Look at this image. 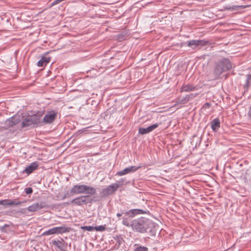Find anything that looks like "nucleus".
Returning a JSON list of instances; mask_svg holds the SVG:
<instances>
[{"label": "nucleus", "instance_id": "obj_1", "mask_svg": "<svg viewBox=\"0 0 251 251\" xmlns=\"http://www.w3.org/2000/svg\"><path fill=\"white\" fill-rule=\"evenodd\" d=\"M154 223L150 219L141 217L132 220V229L133 230L141 233H151L153 235Z\"/></svg>", "mask_w": 251, "mask_h": 251}, {"label": "nucleus", "instance_id": "obj_2", "mask_svg": "<svg viewBox=\"0 0 251 251\" xmlns=\"http://www.w3.org/2000/svg\"><path fill=\"white\" fill-rule=\"evenodd\" d=\"M232 68L231 63L227 58H223L217 62L212 73V79H218L224 72L229 70Z\"/></svg>", "mask_w": 251, "mask_h": 251}, {"label": "nucleus", "instance_id": "obj_3", "mask_svg": "<svg viewBox=\"0 0 251 251\" xmlns=\"http://www.w3.org/2000/svg\"><path fill=\"white\" fill-rule=\"evenodd\" d=\"M92 201V200L89 199V196L84 195L74 199L71 202L74 205L80 206L83 204H87L88 203L91 202Z\"/></svg>", "mask_w": 251, "mask_h": 251}, {"label": "nucleus", "instance_id": "obj_4", "mask_svg": "<svg viewBox=\"0 0 251 251\" xmlns=\"http://www.w3.org/2000/svg\"><path fill=\"white\" fill-rule=\"evenodd\" d=\"M120 186V184L117 183H113L106 188L103 189L101 194L103 197H106L111 195L117 190Z\"/></svg>", "mask_w": 251, "mask_h": 251}, {"label": "nucleus", "instance_id": "obj_5", "mask_svg": "<svg viewBox=\"0 0 251 251\" xmlns=\"http://www.w3.org/2000/svg\"><path fill=\"white\" fill-rule=\"evenodd\" d=\"M208 44V41L205 40H191L187 41L186 44L192 49H195L200 46H204Z\"/></svg>", "mask_w": 251, "mask_h": 251}, {"label": "nucleus", "instance_id": "obj_6", "mask_svg": "<svg viewBox=\"0 0 251 251\" xmlns=\"http://www.w3.org/2000/svg\"><path fill=\"white\" fill-rule=\"evenodd\" d=\"M57 112L55 110L47 111L42 123L44 124H51L54 120Z\"/></svg>", "mask_w": 251, "mask_h": 251}, {"label": "nucleus", "instance_id": "obj_7", "mask_svg": "<svg viewBox=\"0 0 251 251\" xmlns=\"http://www.w3.org/2000/svg\"><path fill=\"white\" fill-rule=\"evenodd\" d=\"M86 185L76 184L74 185L71 189V193L73 194L77 195L84 194L86 191Z\"/></svg>", "mask_w": 251, "mask_h": 251}, {"label": "nucleus", "instance_id": "obj_8", "mask_svg": "<svg viewBox=\"0 0 251 251\" xmlns=\"http://www.w3.org/2000/svg\"><path fill=\"white\" fill-rule=\"evenodd\" d=\"M140 168V166H131L125 168L124 170L119 171L116 175L119 176H122L127 174L136 172Z\"/></svg>", "mask_w": 251, "mask_h": 251}, {"label": "nucleus", "instance_id": "obj_9", "mask_svg": "<svg viewBox=\"0 0 251 251\" xmlns=\"http://www.w3.org/2000/svg\"><path fill=\"white\" fill-rule=\"evenodd\" d=\"M45 207H46V202L44 201H41L40 202L34 203L29 205L27 208V209L29 212H35L38 210L41 209Z\"/></svg>", "mask_w": 251, "mask_h": 251}, {"label": "nucleus", "instance_id": "obj_10", "mask_svg": "<svg viewBox=\"0 0 251 251\" xmlns=\"http://www.w3.org/2000/svg\"><path fill=\"white\" fill-rule=\"evenodd\" d=\"M148 213H149L148 210L146 211L141 209H133L125 212V214L126 216L132 218L138 215L144 214Z\"/></svg>", "mask_w": 251, "mask_h": 251}, {"label": "nucleus", "instance_id": "obj_11", "mask_svg": "<svg viewBox=\"0 0 251 251\" xmlns=\"http://www.w3.org/2000/svg\"><path fill=\"white\" fill-rule=\"evenodd\" d=\"M159 125V124H155L151 125L146 128L140 127L138 130V133L142 135L148 134L156 128Z\"/></svg>", "mask_w": 251, "mask_h": 251}, {"label": "nucleus", "instance_id": "obj_12", "mask_svg": "<svg viewBox=\"0 0 251 251\" xmlns=\"http://www.w3.org/2000/svg\"><path fill=\"white\" fill-rule=\"evenodd\" d=\"M38 167V162H33L23 171V173H26L27 175H29L31 174L34 171L36 170L37 169Z\"/></svg>", "mask_w": 251, "mask_h": 251}, {"label": "nucleus", "instance_id": "obj_13", "mask_svg": "<svg viewBox=\"0 0 251 251\" xmlns=\"http://www.w3.org/2000/svg\"><path fill=\"white\" fill-rule=\"evenodd\" d=\"M20 122V119L19 117L14 116L7 119L6 121V124L8 127H13Z\"/></svg>", "mask_w": 251, "mask_h": 251}, {"label": "nucleus", "instance_id": "obj_14", "mask_svg": "<svg viewBox=\"0 0 251 251\" xmlns=\"http://www.w3.org/2000/svg\"><path fill=\"white\" fill-rule=\"evenodd\" d=\"M197 90V88L196 86H194L191 84H184L180 88L181 92H187L194 91Z\"/></svg>", "mask_w": 251, "mask_h": 251}, {"label": "nucleus", "instance_id": "obj_15", "mask_svg": "<svg viewBox=\"0 0 251 251\" xmlns=\"http://www.w3.org/2000/svg\"><path fill=\"white\" fill-rule=\"evenodd\" d=\"M50 61V58L47 57L46 55L42 56L40 60H39L37 63L38 67H43L47 65Z\"/></svg>", "mask_w": 251, "mask_h": 251}, {"label": "nucleus", "instance_id": "obj_16", "mask_svg": "<svg viewBox=\"0 0 251 251\" xmlns=\"http://www.w3.org/2000/svg\"><path fill=\"white\" fill-rule=\"evenodd\" d=\"M210 125L212 130L216 132L220 127V121L218 118H215L211 122Z\"/></svg>", "mask_w": 251, "mask_h": 251}, {"label": "nucleus", "instance_id": "obj_17", "mask_svg": "<svg viewBox=\"0 0 251 251\" xmlns=\"http://www.w3.org/2000/svg\"><path fill=\"white\" fill-rule=\"evenodd\" d=\"M132 217L126 216L125 213V215L122 217V224L127 227H131L132 226V221L131 218Z\"/></svg>", "mask_w": 251, "mask_h": 251}, {"label": "nucleus", "instance_id": "obj_18", "mask_svg": "<svg viewBox=\"0 0 251 251\" xmlns=\"http://www.w3.org/2000/svg\"><path fill=\"white\" fill-rule=\"evenodd\" d=\"M31 120V123L33 126H38L41 123L40 117L38 115L29 116Z\"/></svg>", "mask_w": 251, "mask_h": 251}, {"label": "nucleus", "instance_id": "obj_19", "mask_svg": "<svg viewBox=\"0 0 251 251\" xmlns=\"http://www.w3.org/2000/svg\"><path fill=\"white\" fill-rule=\"evenodd\" d=\"M56 234H61L64 233L69 232L70 230V227H67L66 226H61L55 227Z\"/></svg>", "mask_w": 251, "mask_h": 251}, {"label": "nucleus", "instance_id": "obj_20", "mask_svg": "<svg viewBox=\"0 0 251 251\" xmlns=\"http://www.w3.org/2000/svg\"><path fill=\"white\" fill-rule=\"evenodd\" d=\"M32 126L33 125L31 123L29 116L25 118L22 122V127L23 128L28 127Z\"/></svg>", "mask_w": 251, "mask_h": 251}, {"label": "nucleus", "instance_id": "obj_21", "mask_svg": "<svg viewBox=\"0 0 251 251\" xmlns=\"http://www.w3.org/2000/svg\"><path fill=\"white\" fill-rule=\"evenodd\" d=\"M251 86V75L249 74L246 76V80L245 83L244 85V88L245 91H248L249 88Z\"/></svg>", "mask_w": 251, "mask_h": 251}, {"label": "nucleus", "instance_id": "obj_22", "mask_svg": "<svg viewBox=\"0 0 251 251\" xmlns=\"http://www.w3.org/2000/svg\"><path fill=\"white\" fill-rule=\"evenodd\" d=\"M86 191L85 194H87V195H93L96 194V189L93 187L89 186L86 185Z\"/></svg>", "mask_w": 251, "mask_h": 251}, {"label": "nucleus", "instance_id": "obj_23", "mask_svg": "<svg viewBox=\"0 0 251 251\" xmlns=\"http://www.w3.org/2000/svg\"><path fill=\"white\" fill-rule=\"evenodd\" d=\"M114 239L116 242L115 245L117 246V248H119L124 242V239L121 235L116 236Z\"/></svg>", "mask_w": 251, "mask_h": 251}, {"label": "nucleus", "instance_id": "obj_24", "mask_svg": "<svg viewBox=\"0 0 251 251\" xmlns=\"http://www.w3.org/2000/svg\"><path fill=\"white\" fill-rule=\"evenodd\" d=\"M247 5H233L232 6L227 7L228 10H237L238 9H243L247 7Z\"/></svg>", "mask_w": 251, "mask_h": 251}, {"label": "nucleus", "instance_id": "obj_25", "mask_svg": "<svg viewBox=\"0 0 251 251\" xmlns=\"http://www.w3.org/2000/svg\"><path fill=\"white\" fill-rule=\"evenodd\" d=\"M55 231H55V227H53L52 228H50V229L45 231L43 233V235H49L56 234Z\"/></svg>", "mask_w": 251, "mask_h": 251}, {"label": "nucleus", "instance_id": "obj_26", "mask_svg": "<svg viewBox=\"0 0 251 251\" xmlns=\"http://www.w3.org/2000/svg\"><path fill=\"white\" fill-rule=\"evenodd\" d=\"M21 203L22 202L20 201L8 200V205H18Z\"/></svg>", "mask_w": 251, "mask_h": 251}, {"label": "nucleus", "instance_id": "obj_27", "mask_svg": "<svg viewBox=\"0 0 251 251\" xmlns=\"http://www.w3.org/2000/svg\"><path fill=\"white\" fill-rule=\"evenodd\" d=\"M195 96V95H194L193 94H191L189 95H186L185 97H184L181 100V101H182L183 102H186L190 100V98H192L194 97Z\"/></svg>", "mask_w": 251, "mask_h": 251}, {"label": "nucleus", "instance_id": "obj_28", "mask_svg": "<svg viewBox=\"0 0 251 251\" xmlns=\"http://www.w3.org/2000/svg\"><path fill=\"white\" fill-rule=\"evenodd\" d=\"M148 249L144 246H138L136 248L134 251H148Z\"/></svg>", "mask_w": 251, "mask_h": 251}, {"label": "nucleus", "instance_id": "obj_29", "mask_svg": "<svg viewBox=\"0 0 251 251\" xmlns=\"http://www.w3.org/2000/svg\"><path fill=\"white\" fill-rule=\"evenodd\" d=\"M105 226L102 225L94 227V229L98 231H103L105 230Z\"/></svg>", "mask_w": 251, "mask_h": 251}, {"label": "nucleus", "instance_id": "obj_30", "mask_svg": "<svg viewBox=\"0 0 251 251\" xmlns=\"http://www.w3.org/2000/svg\"><path fill=\"white\" fill-rule=\"evenodd\" d=\"M81 228L82 229H84V230H85L87 231H91L94 230V226H81Z\"/></svg>", "mask_w": 251, "mask_h": 251}, {"label": "nucleus", "instance_id": "obj_31", "mask_svg": "<svg viewBox=\"0 0 251 251\" xmlns=\"http://www.w3.org/2000/svg\"><path fill=\"white\" fill-rule=\"evenodd\" d=\"M25 192L26 194L28 195L31 194L32 193L33 190L31 187H26L25 189Z\"/></svg>", "mask_w": 251, "mask_h": 251}, {"label": "nucleus", "instance_id": "obj_32", "mask_svg": "<svg viewBox=\"0 0 251 251\" xmlns=\"http://www.w3.org/2000/svg\"><path fill=\"white\" fill-rule=\"evenodd\" d=\"M8 202V199L0 201V204L4 205V206H7Z\"/></svg>", "mask_w": 251, "mask_h": 251}, {"label": "nucleus", "instance_id": "obj_33", "mask_svg": "<svg viewBox=\"0 0 251 251\" xmlns=\"http://www.w3.org/2000/svg\"><path fill=\"white\" fill-rule=\"evenodd\" d=\"M247 116L248 118L251 120V105L250 106L249 110L247 113Z\"/></svg>", "mask_w": 251, "mask_h": 251}, {"label": "nucleus", "instance_id": "obj_34", "mask_svg": "<svg viewBox=\"0 0 251 251\" xmlns=\"http://www.w3.org/2000/svg\"><path fill=\"white\" fill-rule=\"evenodd\" d=\"M125 212H124V211L122 210L121 213H118L117 214V216L118 217L119 220H121V217L122 215H125Z\"/></svg>", "mask_w": 251, "mask_h": 251}, {"label": "nucleus", "instance_id": "obj_35", "mask_svg": "<svg viewBox=\"0 0 251 251\" xmlns=\"http://www.w3.org/2000/svg\"><path fill=\"white\" fill-rule=\"evenodd\" d=\"M68 197H69V193H68V192H67L66 193V194L62 197L61 200H64V199H65L66 198H67Z\"/></svg>", "mask_w": 251, "mask_h": 251}, {"label": "nucleus", "instance_id": "obj_36", "mask_svg": "<svg viewBox=\"0 0 251 251\" xmlns=\"http://www.w3.org/2000/svg\"><path fill=\"white\" fill-rule=\"evenodd\" d=\"M205 105L207 106V107H209L210 104L209 103H206L205 104Z\"/></svg>", "mask_w": 251, "mask_h": 251}]
</instances>
